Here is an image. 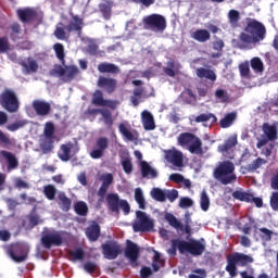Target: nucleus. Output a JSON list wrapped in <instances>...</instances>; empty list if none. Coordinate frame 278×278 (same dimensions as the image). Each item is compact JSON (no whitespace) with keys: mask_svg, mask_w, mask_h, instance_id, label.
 <instances>
[{"mask_svg":"<svg viewBox=\"0 0 278 278\" xmlns=\"http://www.w3.org/2000/svg\"><path fill=\"white\" fill-rule=\"evenodd\" d=\"M172 248L167 250L168 255L175 257L177 255V251H179L180 255H186L189 253L193 255V257H199L205 253V239L201 238L200 240L190 239L189 241L182 239H173Z\"/></svg>","mask_w":278,"mask_h":278,"instance_id":"1","label":"nucleus"},{"mask_svg":"<svg viewBox=\"0 0 278 278\" xmlns=\"http://www.w3.org/2000/svg\"><path fill=\"white\" fill-rule=\"evenodd\" d=\"M239 38L243 45H257L266 38V26L256 20H251Z\"/></svg>","mask_w":278,"mask_h":278,"instance_id":"2","label":"nucleus"},{"mask_svg":"<svg viewBox=\"0 0 278 278\" xmlns=\"http://www.w3.org/2000/svg\"><path fill=\"white\" fill-rule=\"evenodd\" d=\"M213 177L223 186L236 184L238 180V176L236 175V165L231 161L219 162L213 172Z\"/></svg>","mask_w":278,"mask_h":278,"instance_id":"3","label":"nucleus"},{"mask_svg":"<svg viewBox=\"0 0 278 278\" xmlns=\"http://www.w3.org/2000/svg\"><path fill=\"white\" fill-rule=\"evenodd\" d=\"M255 260L252 255L236 252L227 257L226 271L229 273L231 278L237 277V266H249V264H253Z\"/></svg>","mask_w":278,"mask_h":278,"instance_id":"4","label":"nucleus"},{"mask_svg":"<svg viewBox=\"0 0 278 278\" xmlns=\"http://www.w3.org/2000/svg\"><path fill=\"white\" fill-rule=\"evenodd\" d=\"M179 147H186L193 155H203V141L191 132H182L178 136Z\"/></svg>","mask_w":278,"mask_h":278,"instance_id":"5","label":"nucleus"},{"mask_svg":"<svg viewBox=\"0 0 278 278\" xmlns=\"http://www.w3.org/2000/svg\"><path fill=\"white\" fill-rule=\"evenodd\" d=\"M41 244L43 249L62 247L64 244V232L53 228H43L41 232Z\"/></svg>","mask_w":278,"mask_h":278,"instance_id":"6","label":"nucleus"},{"mask_svg":"<svg viewBox=\"0 0 278 278\" xmlns=\"http://www.w3.org/2000/svg\"><path fill=\"white\" fill-rule=\"evenodd\" d=\"M143 29L154 34H164L166 31V17L156 13L143 17Z\"/></svg>","mask_w":278,"mask_h":278,"instance_id":"7","label":"nucleus"},{"mask_svg":"<svg viewBox=\"0 0 278 278\" xmlns=\"http://www.w3.org/2000/svg\"><path fill=\"white\" fill-rule=\"evenodd\" d=\"M106 207L110 212L114 214H119L121 210L124 212L125 216L131 212V206L127 200L121 199L118 193H109L106 195Z\"/></svg>","mask_w":278,"mask_h":278,"instance_id":"8","label":"nucleus"},{"mask_svg":"<svg viewBox=\"0 0 278 278\" xmlns=\"http://www.w3.org/2000/svg\"><path fill=\"white\" fill-rule=\"evenodd\" d=\"M136 216L137 219L132 223V229L135 233H144L147 231H151L153 227H155V225L153 224V219H151V217L147 213L142 211H137Z\"/></svg>","mask_w":278,"mask_h":278,"instance_id":"9","label":"nucleus"},{"mask_svg":"<svg viewBox=\"0 0 278 278\" xmlns=\"http://www.w3.org/2000/svg\"><path fill=\"white\" fill-rule=\"evenodd\" d=\"M0 105L7 110V112H17L18 111V98L11 89H4V92L0 94Z\"/></svg>","mask_w":278,"mask_h":278,"instance_id":"10","label":"nucleus"},{"mask_svg":"<svg viewBox=\"0 0 278 278\" xmlns=\"http://www.w3.org/2000/svg\"><path fill=\"white\" fill-rule=\"evenodd\" d=\"M51 75L54 77H61L63 81H73L77 75H79V68L75 65L64 66L55 65L51 71Z\"/></svg>","mask_w":278,"mask_h":278,"instance_id":"11","label":"nucleus"},{"mask_svg":"<svg viewBox=\"0 0 278 278\" xmlns=\"http://www.w3.org/2000/svg\"><path fill=\"white\" fill-rule=\"evenodd\" d=\"M163 153L166 162L174 166L173 170H181L184 168V152L177 150V148H172L164 150Z\"/></svg>","mask_w":278,"mask_h":278,"instance_id":"12","label":"nucleus"},{"mask_svg":"<svg viewBox=\"0 0 278 278\" xmlns=\"http://www.w3.org/2000/svg\"><path fill=\"white\" fill-rule=\"evenodd\" d=\"M108 149H110V139L108 137H99L89 155L92 160H101Z\"/></svg>","mask_w":278,"mask_h":278,"instance_id":"13","label":"nucleus"},{"mask_svg":"<svg viewBox=\"0 0 278 278\" xmlns=\"http://www.w3.org/2000/svg\"><path fill=\"white\" fill-rule=\"evenodd\" d=\"M29 253V247L25 243H16L12 245L11 250L9 251L10 257L13 262L21 264L27 260V254Z\"/></svg>","mask_w":278,"mask_h":278,"instance_id":"14","label":"nucleus"},{"mask_svg":"<svg viewBox=\"0 0 278 278\" xmlns=\"http://www.w3.org/2000/svg\"><path fill=\"white\" fill-rule=\"evenodd\" d=\"M77 153H79V144L70 141L61 146L58 156L62 162H68L71 157H74Z\"/></svg>","mask_w":278,"mask_h":278,"instance_id":"15","label":"nucleus"},{"mask_svg":"<svg viewBox=\"0 0 278 278\" xmlns=\"http://www.w3.org/2000/svg\"><path fill=\"white\" fill-rule=\"evenodd\" d=\"M236 144H238V135H232L223 144L217 147V151L222 153L224 157L233 160V147H236Z\"/></svg>","mask_w":278,"mask_h":278,"instance_id":"16","label":"nucleus"},{"mask_svg":"<svg viewBox=\"0 0 278 278\" xmlns=\"http://www.w3.org/2000/svg\"><path fill=\"white\" fill-rule=\"evenodd\" d=\"M123 253V247L115 241H108L102 244V255L105 260H116Z\"/></svg>","mask_w":278,"mask_h":278,"instance_id":"17","label":"nucleus"},{"mask_svg":"<svg viewBox=\"0 0 278 278\" xmlns=\"http://www.w3.org/2000/svg\"><path fill=\"white\" fill-rule=\"evenodd\" d=\"M164 218L168 223V225L173 227V229H176V231H185V233L190 236L192 229L190 228V223L188 222V219L186 220V225L184 226L181 220H179L177 217H175V215L170 213H166Z\"/></svg>","mask_w":278,"mask_h":278,"instance_id":"18","label":"nucleus"},{"mask_svg":"<svg viewBox=\"0 0 278 278\" xmlns=\"http://www.w3.org/2000/svg\"><path fill=\"white\" fill-rule=\"evenodd\" d=\"M125 257L129 260L131 266H138V257H140V248L132 241L127 240L125 249Z\"/></svg>","mask_w":278,"mask_h":278,"instance_id":"19","label":"nucleus"},{"mask_svg":"<svg viewBox=\"0 0 278 278\" xmlns=\"http://www.w3.org/2000/svg\"><path fill=\"white\" fill-rule=\"evenodd\" d=\"M0 162H7V170L10 173L11 170H16L18 168V159L12 152H8L5 150L0 151Z\"/></svg>","mask_w":278,"mask_h":278,"instance_id":"20","label":"nucleus"},{"mask_svg":"<svg viewBox=\"0 0 278 278\" xmlns=\"http://www.w3.org/2000/svg\"><path fill=\"white\" fill-rule=\"evenodd\" d=\"M139 166L143 179H157V169L152 167L147 161H141Z\"/></svg>","mask_w":278,"mask_h":278,"instance_id":"21","label":"nucleus"},{"mask_svg":"<svg viewBox=\"0 0 278 278\" xmlns=\"http://www.w3.org/2000/svg\"><path fill=\"white\" fill-rule=\"evenodd\" d=\"M33 109L37 116H48L51 112V104L45 100H35L33 101Z\"/></svg>","mask_w":278,"mask_h":278,"instance_id":"22","label":"nucleus"},{"mask_svg":"<svg viewBox=\"0 0 278 278\" xmlns=\"http://www.w3.org/2000/svg\"><path fill=\"white\" fill-rule=\"evenodd\" d=\"M100 181H102V185L98 191V197H105V194H108V190L110 189V186L114 184V175L103 174L100 176Z\"/></svg>","mask_w":278,"mask_h":278,"instance_id":"23","label":"nucleus"},{"mask_svg":"<svg viewBox=\"0 0 278 278\" xmlns=\"http://www.w3.org/2000/svg\"><path fill=\"white\" fill-rule=\"evenodd\" d=\"M141 123L146 131H153V129H155V118L153 114L147 110L141 113Z\"/></svg>","mask_w":278,"mask_h":278,"instance_id":"24","label":"nucleus"},{"mask_svg":"<svg viewBox=\"0 0 278 278\" xmlns=\"http://www.w3.org/2000/svg\"><path fill=\"white\" fill-rule=\"evenodd\" d=\"M117 84L118 83L114 78H108V77L100 76L98 79L99 88H105V90L109 94H112V92H114V90H116Z\"/></svg>","mask_w":278,"mask_h":278,"instance_id":"25","label":"nucleus"},{"mask_svg":"<svg viewBox=\"0 0 278 278\" xmlns=\"http://www.w3.org/2000/svg\"><path fill=\"white\" fill-rule=\"evenodd\" d=\"M270 186L273 190H278V173L271 177ZM269 203H270L271 210H274V212H278V191H275L271 193Z\"/></svg>","mask_w":278,"mask_h":278,"instance_id":"26","label":"nucleus"},{"mask_svg":"<svg viewBox=\"0 0 278 278\" xmlns=\"http://www.w3.org/2000/svg\"><path fill=\"white\" fill-rule=\"evenodd\" d=\"M84 27V20H81L78 15L73 16V22H70L66 26V31L71 34V31H77L78 36H81V29Z\"/></svg>","mask_w":278,"mask_h":278,"instance_id":"27","label":"nucleus"},{"mask_svg":"<svg viewBox=\"0 0 278 278\" xmlns=\"http://www.w3.org/2000/svg\"><path fill=\"white\" fill-rule=\"evenodd\" d=\"M99 73H109L111 75H118L121 67L114 63L103 62L98 65Z\"/></svg>","mask_w":278,"mask_h":278,"instance_id":"28","label":"nucleus"},{"mask_svg":"<svg viewBox=\"0 0 278 278\" xmlns=\"http://www.w3.org/2000/svg\"><path fill=\"white\" fill-rule=\"evenodd\" d=\"M17 16L22 23H30L36 18V11L34 9L17 10Z\"/></svg>","mask_w":278,"mask_h":278,"instance_id":"29","label":"nucleus"},{"mask_svg":"<svg viewBox=\"0 0 278 278\" xmlns=\"http://www.w3.org/2000/svg\"><path fill=\"white\" fill-rule=\"evenodd\" d=\"M53 142L54 139L50 137H42L39 141V147L41 149V153L47 155L53 151Z\"/></svg>","mask_w":278,"mask_h":278,"instance_id":"30","label":"nucleus"},{"mask_svg":"<svg viewBox=\"0 0 278 278\" xmlns=\"http://www.w3.org/2000/svg\"><path fill=\"white\" fill-rule=\"evenodd\" d=\"M58 200H59V207H60V210H62V212L71 211V205H73V201L70 200L68 197H66V193H64L62 191L59 192Z\"/></svg>","mask_w":278,"mask_h":278,"instance_id":"31","label":"nucleus"},{"mask_svg":"<svg viewBox=\"0 0 278 278\" xmlns=\"http://www.w3.org/2000/svg\"><path fill=\"white\" fill-rule=\"evenodd\" d=\"M118 131L128 142H134L136 140V136L134 135V131H131V129L129 128V125L125 123L119 124Z\"/></svg>","mask_w":278,"mask_h":278,"instance_id":"32","label":"nucleus"},{"mask_svg":"<svg viewBox=\"0 0 278 278\" xmlns=\"http://www.w3.org/2000/svg\"><path fill=\"white\" fill-rule=\"evenodd\" d=\"M101 233V227L98 224H93L86 229V236L91 242H97Z\"/></svg>","mask_w":278,"mask_h":278,"instance_id":"33","label":"nucleus"},{"mask_svg":"<svg viewBox=\"0 0 278 278\" xmlns=\"http://www.w3.org/2000/svg\"><path fill=\"white\" fill-rule=\"evenodd\" d=\"M191 38L197 40V42H207L212 38V35L207 29H198L191 34Z\"/></svg>","mask_w":278,"mask_h":278,"instance_id":"34","label":"nucleus"},{"mask_svg":"<svg viewBox=\"0 0 278 278\" xmlns=\"http://www.w3.org/2000/svg\"><path fill=\"white\" fill-rule=\"evenodd\" d=\"M195 75L201 79H208L210 81H216V73L213 70L200 67L195 71Z\"/></svg>","mask_w":278,"mask_h":278,"instance_id":"35","label":"nucleus"},{"mask_svg":"<svg viewBox=\"0 0 278 278\" xmlns=\"http://www.w3.org/2000/svg\"><path fill=\"white\" fill-rule=\"evenodd\" d=\"M142 97H144V89L142 87L135 88L132 91V96H130V102L134 108H138V105H140Z\"/></svg>","mask_w":278,"mask_h":278,"instance_id":"36","label":"nucleus"},{"mask_svg":"<svg viewBox=\"0 0 278 278\" xmlns=\"http://www.w3.org/2000/svg\"><path fill=\"white\" fill-rule=\"evenodd\" d=\"M22 66L23 73H25L26 75H29V73H36V71H38V62H36V60H34L33 58H28L27 63L22 62Z\"/></svg>","mask_w":278,"mask_h":278,"instance_id":"37","label":"nucleus"},{"mask_svg":"<svg viewBox=\"0 0 278 278\" xmlns=\"http://www.w3.org/2000/svg\"><path fill=\"white\" fill-rule=\"evenodd\" d=\"M263 131L269 141L277 140V126L264 124Z\"/></svg>","mask_w":278,"mask_h":278,"instance_id":"38","label":"nucleus"},{"mask_svg":"<svg viewBox=\"0 0 278 278\" xmlns=\"http://www.w3.org/2000/svg\"><path fill=\"white\" fill-rule=\"evenodd\" d=\"M266 163H267L266 160L262 157H257L252 163L245 166V170H248V173H255V170H257L261 166H264V164Z\"/></svg>","mask_w":278,"mask_h":278,"instance_id":"39","label":"nucleus"},{"mask_svg":"<svg viewBox=\"0 0 278 278\" xmlns=\"http://www.w3.org/2000/svg\"><path fill=\"white\" fill-rule=\"evenodd\" d=\"M236 113H228L224 118L220 119L219 125L223 129H227V127H231L233 125V121L237 118Z\"/></svg>","mask_w":278,"mask_h":278,"instance_id":"40","label":"nucleus"},{"mask_svg":"<svg viewBox=\"0 0 278 278\" xmlns=\"http://www.w3.org/2000/svg\"><path fill=\"white\" fill-rule=\"evenodd\" d=\"M150 194L154 201H159L160 203H164V201H166V190L153 188Z\"/></svg>","mask_w":278,"mask_h":278,"instance_id":"41","label":"nucleus"},{"mask_svg":"<svg viewBox=\"0 0 278 278\" xmlns=\"http://www.w3.org/2000/svg\"><path fill=\"white\" fill-rule=\"evenodd\" d=\"M101 118L100 122L103 121L106 127H112L114 125V119H112V112L108 109H101Z\"/></svg>","mask_w":278,"mask_h":278,"instance_id":"42","label":"nucleus"},{"mask_svg":"<svg viewBox=\"0 0 278 278\" xmlns=\"http://www.w3.org/2000/svg\"><path fill=\"white\" fill-rule=\"evenodd\" d=\"M68 255L72 258V262H81L84 257H86V252H84V249L77 248L70 251Z\"/></svg>","mask_w":278,"mask_h":278,"instance_id":"43","label":"nucleus"},{"mask_svg":"<svg viewBox=\"0 0 278 278\" xmlns=\"http://www.w3.org/2000/svg\"><path fill=\"white\" fill-rule=\"evenodd\" d=\"M99 10L106 21H110L112 16V2H103L99 4Z\"/></svg>","mask_w":278,"mask_h":278,"instance_id":"44","label":"nucleus"},{"mask_svg":"<svg viewBox=\"0 0 278 278\" xmlns=\"http://www.w3.org/2000/svg\"><path fill=\"white\" fill-rule=\"evenodd\" d=\"M232 197L238 201H245V203H253V194L247 193L244 191H235L232 193Z\"/></svg>","mask_w":278,"mask_h":278,"instance_id":"45","label":"nucleus"},{"mask_svg":"<svg viewBox=\"0 0 278 278\" xmlns=\"http://www.w3.org/2000/svg\"><path fill=\"white\" fill-rule=\"evenodd\" d=\"M74 211L78 216H88V204L84 201L76 202L74 204Z\"/></svg>","mask_w":278,"mask_h":278,"instance_id":"46","label":"nucleus"},{"mask_svg":"<svg viewBox=\"0 0 278 278\" xmlns=\"http://www.w3.org/2000/svg\"><path fill=\"white\" fill-rule=\"evenodd\" d=\"M121 164L126 175H131V173H134V164L131 163V157L129 156L122 157Z\"/></svg>","mask_w":278,"mask_h":278,"instance_id":"47","label":"nucleus"},{"mask_svg":"<svg viewBox=\"0 0 278 278\" xmlns=\"http://www.w3.org/2000/svg\"><path fill=\"white\" fill-rule=\"evenodd\" d=\"M200 206L202 212H207V210H210V195H207V191L205 189L200 195Z\"/></svg>","mask_w":278,"mask_h":278,"instance_id":"48","label":"nucleus"},{"mask_svg":"<svg viewBox=\"0 0 278 278\" xmlns=\"http://www.w3.org/2000/svg\"><path fill=\"white\" fill-rule=\"evenodd\" d=\"M250 64L254 73H264V62L262 61V59L255 56L250 61Z\"/></svg>","mask_w":278,"mask_h":278,"instance_id":"49","label":"nucleus"},{"mask_svg":"<svg viewBox=\"0 0 278 278\" xmlns=\"http://www.w3.org/2000/svg\"><path fill=\"white\" fill-rule=\"evenodd\" d=\"M43 194L48 199V201H53L55 199V194H58V189L53 185L45 186Z\"/></svg>","mask_w":278,"mask_h":278,"instance_id":"50","label":"nucleus"},{"mask_svg":"<svg viewBox=\"0 0 278 278\" xmlns=\"http://www.w3.org/2000/svg\"><path fill=\"white\" fill-rule=\"evenodd\" d=\"M54 36L58 40H66V27L63 23H58L54 30Z\"/></svg>","mask_w":278,"mask_h":278,"instance_id":"51","label":"nucleus"},{"mask_svg":"<svg viewBox=\"0 0 278 278\" xmlns=\"http://www.w3.org/2000/svg\"><path fill=\"white\" fill-rule=\"evenodd\" d=\"M164 266V261L162 258V254L160 252L155 251L154 252V257L152 261V268L154 273H157L160 270V267Z\"/></svg>","mask_w":278,"mask_h":278,"instance_id":"52","label":"nucleus"},{"mask_svg":"<svg viewBox=\"0 0 278 278\" xmlns=\"http://www.w3.org/2000/svg\"><path fill=\"white\" fill-rule=\"evenodd\" d=\"M135 200L138 203L140 210H144L147 207V203L144 201V193L142 192V189L137 188L135 190Z\"/></svg>","mask_w":278,"mask_h":278,"instance_id":"53","label":"nucleus"},{"mask_svg":"<svg viewBox=\"0 0 278 278\" xmlns=\"http://www.w3.org/2000/svg\"><path fill=\"white\" fill-rule=\"evenodd\" d=\"M228 21L230 23V26L236 29L238 27V23L240 21V12L236 10H230L228 13Z\"/></svg>","mask_w":278,"mask_h":278,"instance_id":"54","label":"nucleus"},{"mask_svg":"<svg viewBox=\"0 0 278 278\" xmlns=\"http://www.w3.org/2000/svg\"><path fill=\"white\" fill-rule=\"evenodd\" d=\"M54 134H55V126L53 125V123L48 122L45 125L43 128V138H52L54 139Z\"/></svg>","mask_w":278,"mask_h":278,"instance_id":"55","label":"nucleus"},{"mask_svg":"<svg viewBox=\"0 0 278 278\" xmlns=\"http://www.w3.org/2000/svg\"><path fill=\"white\" fill-rule=\"evenodd\" d=\"M27 125V121L25 119H20L14 122L13 124L7 125L8 131H18V129H23Z\"/></svg>","mask_w":278,"mask_h":278,"instance_id":"56","label":"nucleus"},{"mask_svg":"<svg viewBox=\"0 0 278 278\" xmlns=\"http://www.w3.org/2000/svg\"><path fill=\"white\" fill-rule=\"evenodd\" d=\"M207 121H212V123H216V117L212 113H202L195 117V123H207Z\"/></svg>","mask_w":278,"mask_h":278,"instance_id":"57","label":"nucleus"},{"mask_svg":"<svg viewBox=\"0 0 278 278\" xmlns=\"http://www.w3.org/2000/svg\"><path fill=\"white\" fill-rule=\"evenodd\" d=\"M92 103H93V105L103 108V104L105 103V99H103V92H101V90H97L93 93Z\"/></svg>","mask_w":278,"mask_h":278,"instance_id":"58","label":"nucleus"},{"mask_svg":"<svg viewBox=\"0 0 278 278\" xmlns=\"http://www.w3.org/2000/svg\"><path fill=\"white\" fill-rule=\"evenodd\" d=\"M53 49L58 60L64 64V58L66 56V54H64V46L62 43H55Z\"/></svg>","mask_w":278,"mask_h":278,"instance_id":"59","label":"nucleus"},{"mask_svg":"<svg viewBox=\"0 0 278 278\" xmlns=\"http://www.w3.org/2000/svg\"><path fill=\"white\" fill-rule=\"evenodd\" d=\"M215 98L220 101V103H227L229 101V93L227 90L224 89H217L215 91Z\"/></svg>","mask_w":278,"mask_h":278,"instance_id":"60","label":"nucleus"},{"mask_svg":"<svg viewBox=\"0 0 278 278\" xmlns=\"http://www.w3.org/2000/svg\"><path fill=\"white\" fill-rule=\"evenodd\" d=\"M179 198V191L173 190H165V200L168 199L170 203H174Z\"/></svg>","mask_w":278,"mask_h":278,"instance_id":"61","label":"nucleus"},{"mask_svg":"<svg viewBox=\"0 0 278 278\" xmlns=\"http://www.w3.org/2000/svg\"><path fill=\"white\" fill-rule=\"evenodd\" d=\"M178 205L182 210H186L188 207H192V205H194V202L190 198H180Z\"/></svg>","mask_w":278,"mask_h":278,"instance_id":"62","label":"nucleus"},{"mask_svg":"<svg viewBox=\"0 0 278 278\" xmlns=\"http://www.w3.org/2000/svg\"><path fill=\"white\" fill-rule=\"evenodd\" d=\"M15 188H17V190H29L30 186L27 181L15 178Z\"/></svg>","mask_w":278,"mask_h":278,"instance_id":"63","label":"nucleus"},{"mask_svg":"<svg viewBox=\"0 0 278 278\" xmlns=\"http://www.w3.org/2000/svg\"><path fill=\"white\" fill-rule=\"evenodd\" d=\"M84 270H86V273H94V270H97V263L94 262L85 263Z\"/></svg>","mask_w":278,"mask_h":278,"instance_id":"64","label":"nucleus"}]
</instances>
